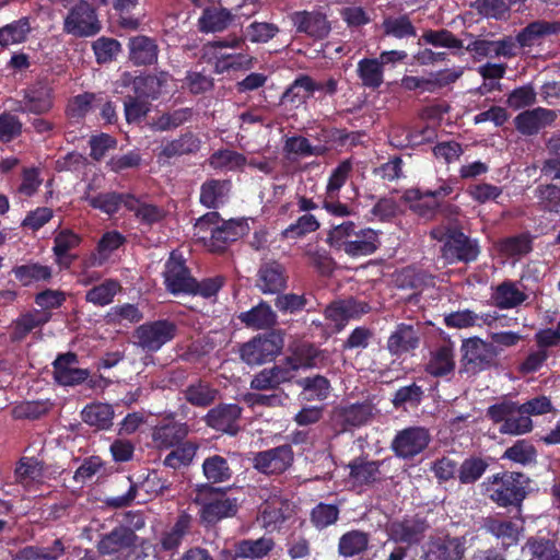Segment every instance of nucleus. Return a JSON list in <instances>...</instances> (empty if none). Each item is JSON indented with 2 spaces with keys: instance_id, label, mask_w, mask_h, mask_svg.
I'll return each mask as SVG.
<instances>
[{
  "instance_id": "54",
  "label": "nucleus",
  "mask_w": 560,
  "mask_h": 560,
  "mask_svg": "<svg viewBox=\"0 0 560 560\" xmlns=\"http://www.w3.org/2000/svg\"><path fill=\"white\" fill-rule=\"evenodd\" d=\"M358 75L369 89H378L384 82L383 65L376 58H363L358 62Z\"/></svg>"
},
{
  "instance_id": "18",
  "label": "nucleus",
  "mask_w": 560,
  "mask_h": 560,
  "mask_svg": "<svg viewBox=\"0 0 560 560\" xmlns=\"http://www.w3.org/2000/svg\"><path fill=\"white\" fill-rule=\"evenodd\" d=\"M138 540L139 536L131 527L119 524L100 536L96 549L101 556H113L126 551Z\"/></svg>"
},
{
  "instance_id": "1",
  "label": "nucleus",
  "mask_w": 560,
  "mask_h": 560,
  "mask_svg": "<svg viewBox=\"0 0 560 560\" xmlns=\"http://www.w3.org/2000/svg\"><path fill=\"white\" fill-rule=\"evenodd\" d=\"M553 410L552 402L545 395L536 396L523 404L508 398L489 406L486 416L495 424L499 432L509 435H522L533 430L532 416H542Z\"/></svg>"
},
{
  "instance_id": "23",
  "label": "nucleus",
  "mask_w": 560,
  "mask_h": 560,
  "mask_svg": "<svg viewBox=\"0 0 560 560\" xmlns=\"http://www.w3.org/2000/svg\"><path fill=\"white\" fill-rule=\"evenodd\" d=\"M293 378L288 365L282 361L257 372L250 380L249 387L257 392H278L282 384L290 383Z\"/></svg>"
},
{
  "instance_id": "55",
  "label": "nucleus",
  "mask_w": 560,
  "mask_h": 560,
  "mask_svg": "<svg viewBox=\"0 0 560 560\" xmlns=\"http://www.w3.org/2000/svg\"><path fill=\"white\" fill-rule=\"evenodd\" d=\"M92 186H88V190L84 192L82 199L89 203L93 209L100 210L107 215H114L119 211V198L120 192L107 191L100 192L97 195H91L90 190Z\"/></svg>"
},
{
  "instance_id": "7",
  "label": "nucleus",
  "mask_w": 560,
  "mask_h": 560,
  "mask_svg": "<svg viewBox=\"0 0 560 560\" xmlns=\"http://www.w3.org/2000/svg\"><path fill=\"white\" fill-rule=\"evenodd\" d=\"M15 112L23 115L44 116L54 108L55 91L45 81H36L21 91Z\"/></svg>"
},
{
  "instance_id": "14",
  "label": "nucleus",
  "mask_w": 560,
  "mask_h": 560,
  "mask_svg": "<svg viewBox=\"0 0 560 560\" xmlns=\"http://www.w3.org/2000/svg\"><path fill=\"white\" fill-rule=\"evenodd\" d=\"M460 351L462 362L466 369L475 372L489 369L498 354L492 343L479 337L465 339L462 343Z\"/></svg>"
},
{
  "instance_id": "64",
  "label": "nucleus",
  "mask_w": 560,
  "mask_h": 560,
  "mask_svg": "<svg viewBox=\"0 0 560 560\" xmlns=\"http://www.w3.org/2000/svg\"><path fill=\"white\" fill-rule=\"evenodd\" d=\"M540 208L548 212L560 213V187L553 184L539 185L535 190Z\"/></svg>"
},
{
  "instance_id": "19",
  "label": "nucleus",
  "mask_w": 560,
  "mask_h": 560,
  "mask_svg": "<svg viewBox=\"0 0 560 560\" xmlns=\"http://www.w3.org/2000/svg\"><path fill=\"white\" fill-rule=\"evenodd\" d=\"M128 60L135 67L154 66L159 60L160 47L154 37L133 35L127 42Z\"/></svg>"
},
{
  "instance_id": "6",
  "label": "nucleus",
  "mask_w": 560,
  "mask_h": 560,
  "mask_svg": "<svg viewBox=\"0 0 560 560\" xmlns=\"http://www.w3.org/2000/svg\"><path fill=\"white\" fill-rule=\"evenodd\" d=\"M171 78L170 72L164 70L140 74L125 71L117 80V85L130 91L131 95L150 102L156 101L161 96L162 90L167 85Z\"/></svg>"
},
{
  "instance_id": "24",
  "label": "nucleus",
  "mask_w": 560,
  "mask_h": 560,
  "mask_svg": "<svg viewBox=\"0 0 560 560\" xmlns=\"http://www.w3.org/2000/svg\"><path fill=\"white\" fill-rule=\"evenodd\" d=\"M288 276L282 264L276 260L264 262L257 272L256 287L264 294H279L287 288Z\"/></svg>"
},
{
  "instance_id": "9",
  "label": "nucleus",
  "mask_w": 560,
  "mask_h": 560,
  "mask_svg": "<svg viewBox=\"0 0 560 560\" xmlns=\"http://www.w3.org/2000/svg\"><path fill=\"white\" fill-rule=\"evenodd\" d=\"M177 332V326L167 319H158L144 323L135 330L137 345L145 351L156 352L164 345L173 340Z\"/></svg>"
},
{
  "instance_id": "62",
  "label": "nucleus",
  "mask_w": 560,
  "mask_h": 560,
  "mask_svg": "<svg viewBox=\"0 0 560 560\" xmlns=\"http://www.w3.org/2000/svg\"><path fill=\"white\" fill-rule=\"evenodd\" d=\"M420 534V524L418 522H393L388 526V535L395 542H406L411 545L418 541Z\"/></svg>"
},
{
  "instance_id": "60",
  "label": "nucleus",
  "mask_w": 560,
  "mask_h": 560,
  "mask_svg": "<svg viewBox=\"0 0 560 560\" xmlns=\"http://www.w3.org/2000/svg\"><path fill=\"white\" fill-rule=\"evenodd\" d=\"M192 108L182 107L162 114L153 122L152 128L156 131H168L189 121L192 117Z\"/></svg>"
},
{
  "instance_id": "21",
  "label": "nucleus",
  "mask_w": 560,
  "mask_h": 560,
  "mask_svg": "<svg viewBox=\"0 0 560 560\" xmlns=\"http://www.w3.org/2000/svg\"><path fill=\"white\" fill-rule=\"evenodd\" d=\"M558 115L553 109L536 107L520 113L514 118V125L518 132L524 136H535L541 129L551 126Z\"/></svg>"
},
{
  "instance_id": "38",
  "label": "nucleus",
  "mask_w": 560,
  "mask_h": 560,
  "mask_svg": "<svg viewBox=\"0 0 560 560\" xmlns=\"http://www.w3.org/2000/svg\"><path fill=\"white\" fill-rule=\"evenodd\" d=\"M560 33V22L559 21H546V20H537L530 22L527 26H525L517 35L516 42L521 47H532L536 40L548 36L556 35Z\"/></svg>"
},
{
  "instance_id": "33",
  "label": "nucleus",
  "mask_w": 560,
  "mask_h": 560,
  "mask_svg": "<svg viewBox=\"0 0 560 560\" xmlns=\"http://www.w3.org/2000/svg\"><path fill=\"white\" fill-rule=\"evenodd\" d=\"M390 448L399 458H413L420 453V427H409L398 431L390 443Z\"/></svg>"
},
{
  "instance_id": "58",
  "label": "nucleus",
  "mask_w": 560,
  "mask_h": 560,
  "mask_svg": "<svg viewBox=\"0 0 560 560\" xmlns=\"http://www.w3.org/2000/svg\"><path fill=\"white\" fill-rule=\"evenodd\" d=\"M121 49L120 42L113 37L101 36L92 43V50L98 65L113 62Z\"/></svg>"
},
{
  "instance_id": "2",
  "label": "nucleus",
  "mask_w": 560,
  "mask_h": 560,
  "mask_svg": "<svg viewBox=\"0 0 560 560\" xmlns=\"http://www.w3.org/2000/svg\"><path fill=\"white\" fill-rule=\"evenodd\" d=\"M530 478L521 471H501L489 476L482 488L497 506L522 512L523 503L530 493Z\"/></svg>"
},
{
  "instance_id": "3",
  "label": "nucleus",
  "mask_w": 560,
  "mask_h": 560,
  "mask_svg": "<svg viewBox=\"0 0 560 560\" xmlns=\"http://www.w3.org/2000/svg\"><path fill=\"white\" fill-rule=\"evenodd\" d=\"M196 504L200 505V522L214 526L223 518L233 517L238 511L237 500L226 495L223 488L211 485H199L196 489Z\"/></svg>"
},
{
  "instance_id": "35",
  "label": "nucleus",
  "mask_w": 560,
  "mask_h": 560,
  "mask_svg": "<svg viewBox=\"0 0 560 560\" xmlns=\"http://www.w3.org/2000/svg\"><path fill=\"white\" fill-rule=\"evenodd\" d=\"M482 527L488 534L501 540L505 548L515 546L518 542L520 527L511 520L488 516L483 520Z\"/></svg>"
},
{
  "instance_id": "32",
  "label": "nucleus",
  "mask_w": 560,
  "mask_h": 560,
  "mask_svg": "<svg viewBox=\"0 0 560 560\" xmlns=\"http://www.w3.org/2000/svg\"><path fill=\"white\" fill-rule=\"evenodd\" d=\"M115 411L112 405L101 401L88 404L81 411L82 421L97 431H107L113 427Z\"/></svg>"
},
{
  "instance_id": "25",
  "label": "nucleus",
  "mask_w": 560,
  "mask_h": 560,
  "mask_svg": "<svg viewBox=\"0 0 560 560\" xmlns=\"http://www.w3.org/2000/svg\"><path fill=\"white\" fill-rule=\"evenodd\" d=\"M194 517L186 511H180L174 524L161 533L159 546L162 551L174 552L182 546L186 536L191 534Z\"/></svg>"
},
{
  "instance_id": "20",
  "label": "nucleus",
  "mask_w": 560,
  "mask_h": 560,
  "mask_svg": "<svg viewBox=\"0 0 560 560\" xmlns=\"http://www.w3.org/2000/svg\"><path fill=\"white\" fill-rule=\"evenodd\" d=\"M291 21L296 33L306 34L315 40L326 38L331 31L327 15L320 11H296L291 15Z\"/></svg>"
},
{
  "instance_id": "43",
  "label": "nucleus",
  "mask_w": 560,
  "mask_h": 560,
  "mask_svg": "<svg viewBox=\"0 0 560 560\" xmlns=\"http://www.w3.org/2000/svg\"><path fill=\"white\" fill-rule=\"evenodd\" d=\"M370 544V535L360 529H351L342 534L338 540V553L343 558H352L364 553Z\"/></svg>"
},
{
  "instance_id": "12",
  "label": "nucleus",
  "mask_w": 560,
  "mask_h": 560,
  "mask_svg": "<svg viewBox=\"0 0 560 560\" xmlns=\"http://www.w3.org/2000/svg\"><path fill=\"white\" fill-rule=\"evenodd\" d=\"M163 278L166 290L173 295H190L196 279L191 276L185 259L175 253L171 254L164 265Z\"/></svg>"
},
{
  "instance_id": "26",
  "label": "nucleus",
  "mask_w": 560,
  "mask_h": 560,
  "mask_svg": "<svg viewBox=\"0 0 560 560\" xmlns=\"http://www.w3.org/2000/svg\"><path fill=\"white\" fill-rule=\"evenodd\" d=\"M382 462L366 460L363 457L353 458L348 467L350 469L349 479L354 487H372L383 481L381 472Z\"/></svg>"
},
{
  "instance_id": "27",
  "label": "nucleus",
  "mask_w": 560,
  "mask_h": 560,
  "mask_svg": "<svg viewBox=\"0 0 560 560\" xmlns=\"http://www.w3.org/2000/svg\"><path fill=\"white\" fill-rule=\"evenodd\" d=\"M465 546L460 538L448 535L439 536L430 540L424 553L425 560H462Z\"/></svg>"
},
{
  "instance_id": "37",
  "label": "nucleus",
  "mask_w": 560,
  "mask_h": 560,
  "mask_svg": "<svg viewBox=\"0 0 560 560\" xmlns=\"http://www.w3.org/2000/svg\"><path fill=\"white\" fill-rule=\"evenodd\" d=\"M49 319V314L37 310L20 315L12 323L10 340L12 342H20L24 340L31 331H33L35 328L44 326Z\"/></svg>"
},
{
  "instance_id": "16",
  "label": "nucleus",
  "mask_w": 560,
  "mask_h": 560,
  "mask_svg": "<svg viewBox=\"0 0 560 560\" xmlns=\"http://www.w3.org/2000/svg\"><path fill=\"white\" fill-rule=\"evenodd\" d=\"M247 228V223L242 220H224L220 226L212 229L210 237L202 236L201 240L211 253L221 254L231 243L241 238Z\"/></svg>"
},
{
  "instance_id": "36",
  "label": "nucleus",
  "mask_w": 560,
  "mask_h": 560,
  "mask_svg": "<svg viewBox=\"0 0 560 560\" xmlns=\"http://www.w3.org/2000/svg\"><path fill=\"white\" fill-rule=\"evenodd\" d=\"M342 245L343 247L340 250L351 257L368 256L380 246L378 233L372 229H362Z\"/></svg>"
},
{
  "instance_id": "8",
  "label": "nucleus",
  "mask_w": 560,
  "mask_h": 560,
  "mask_svg": "<svg viewBox=\"0 0 560 560\" xmlns=\"http://www.w3.org/2000/svg\"><path fill=\"white\" fill-rule=\"evenodd\" d=\"M102 23L96 10L85 0H79L63 21V32L74 37H91L98 34Z\"/></svg>"
},
{
  "instance_id": "49",
  "label": "nucleus",
  "mask_w": 560,
  "mask_h": 560,
  "mask_svg": "<svg viewBox=\"0 0 560 560\" xmlns=\"http://www.w3.org/2000/svg\"><path fill=\"white\" fill-rule=\"evenodd\" d=\"M330 150L325 144L313 145L310 140L303 136L288 137L283 143V152L289 156L291 154L306 156H324Z\"/></svg>"
},
{
  "instance_id": "46",
  "label": "nucleus",
  "mask_w": 560,
  "mask_h": 560,
  "mask_svg": "<svg viewBox=\"0 0 560 560\" xmlns=\"http://www.w3.org/2000/svg\"><path fill=\"white\" fill-rule=\"evenodd\" d=\"M312 77L300 74L282 93L281 104L290 103L299 106L304 104L314 93Z\"/></svg>"
},
{
  "instance_id": "4",
  "label": "nucleus",
  "mask_w": 560,
  "mask_h": 560,
  "mask_svg": "<svg viewBox=\"0 0 560 560\" xmlns=\"http://www.w3.org/2000/svg\"><path fill=\"white\" fill-rule=\"evenodd\" d=\"M242 45H244V38L236 35L212 40L203 45V57L208 59V62H213L214 72L218 74L247 70L253 63V58L249 55L243 52L223 55V49L237 48Z\"/></svg>"
},
{
  "instance_id": "30",
  "label": "nucleus",
  "mask_w": 560,
  "mask_h": 560,
  "mask_svg": "<svg viewBox=\"0 0 560 560\" xmlns=\"http://www.w3.org/2000/svg\"><path fill=\"white\" fill-rule=\"evenodd\" d=\"M183 395L189 405L197 408H208L217 401L220 390L210 382L197 378L186 386Z\"/></svg>"
},
{
  "instance_id": "15",
  "label": "nucleus",
  "mask_w": 560,
  "mask_h": 560,
  "mask_svg": "<svg viewBox=\"0 0 560 560\" xmlns=\"http://www.w3.org/2000/svg\"><path fill=\"white\" fill-rule=\"evenodd\" d=\"M130 486L126 493L121 495L109 497L105 500L107 506L113 509H122L130 506L137 498L138 489L144 490L148 494H163L166 492L171 483L167 479L161 478L158 472H151L139 486L133 483L130 478Z\"/></svg>"
},
{
  "instance_id": "53",
  "label": "nucleus",
  "mask_w": 560,
  "mask_h": 560,
  "mask_svg": "<svg viewBox=\"0 0 560 560\" xmlns=\"http://www.w3.org/2000/svg\"><path fill=\"white\" fill-rule=\"evenodd\" d=\"M234 16L224 8H206L199 18V28L201 32H222L230 26Z\"/></svg>"
},
{
  "instance_id": "28",
  "label": "nucleus",
  "mask_w": 560,
  "mask_h": 560,
  "mask_svg": "<svg viewBox=\"0 0 560 560\" xmlns=\"http://www.w3.org/2000/svg\"><path fill=\"white\" fill-rule=\"evenodd\" d=\"M200 147V138L192 131H186L161 147V151L158 153V161L166 162L176 156L194 154L199 151Z\"/></svg>"
},
{
  "instance_id": "48",
  "label": "nucleus",
  "mask_w": 560,
  "mask_h": 560,
  "mask_svg": "<svg viewBox=\"0 0 560 560\" xmlns=\"http://www.w3.org/2000/svg\"><path fill=\"white\" fill-rule=\"evenodd\" d=\"M198 448L199 445L196 442L186 440L172 448L165 456L163 465L174 470L188 467L191 465Z\"/></svg>"
},
{
  "instance_id": "50",
  "label": "nucleus",
  "mask_w": 560,
  "mask_h": 560,
  "mask_svg": "<svg viewBox=\"0 0 560 560\" xmlns=\"http://www.w3.org/2000/svg\"><path fill=\"white\" fill-rule=\"evenodd\" d=\"M12 272L22 285L28 287L35 282H46L52 277V270L49 266L39 262H27L13 267Z\"/></svg>"
},
{
  "instance_id": "10",
  "label": "nucleus",
  "mask_w": 560,
  "mask_h": 560,
  "mask_svg": "<svg viewBox=\"0 0 560 560\" xmlns=\"http://www.w3.org/2000/svg\"><path fill=\"white\" fill-rule=\"evenodd\" d=\"M294 462V452L290 444H282L258 452L253 457V467L265 475H281Z\"/></svg>"
},
{
  "instance_id": "61",
  "label": "nucleus",
  "mask_w": 560,
  "mask_h": 560,
  "mask_svg": "<svg viewBox=\"0 0 560 560\" xmlns=\"http://www.w3.org/2000/svg\"><path fill=\"white\" fill-rule=\"evenodd\" d=\"M151 110V103L130 93L124 97V114L128 124L139 125Z\"/></svg>"
},
{
  "instance_id": "42",
  "label": "nucleus",
  "mask_w": 560,
  "mask_h": 560,
  "mask_svg": "<svg viewBox=\"0 0 560 560\" xmlns=\"http://www.w3.org/2000/svg\"><path fill=\"white\" fill-rule=\"evenodd\" d=\"M202 474L207 479V485H215L228 482L233 477V469L228 460L222 455L213 454L205 458L202 463Z\"/></svg>"
},
{
  "instance_id": "34",
  "label": "nucleus",
  "mask_w": 560,
  "mask_h": 560,
  "mask_svg": "<svg viewBox=\"0 0 560 560\" xmlns=\"http://www.w3.org/2000/svg\"><path fill=\"white\" fill-rule=\"evenodd\" d=\"M372 406L366 402H357L336 409L335 417L341 430L364 425L372 418Z\"/></svg>"
},
{
  "instance_id": "51",
  "label": "nucleus",
  "mask_w": 560,
  "mask_h": 560,
  "mask_svg": "<svg viewBox=\"0 0 560 560\" xmlns=\"http://www.w3.org/2000/svg\"><path fill=\"white\" fill-rule=\"evenodd\" d=\"M501 459H506L524 467L530 466L537 463V450L529 440H517L504 451Z\"/></svg>"
},
{
  "instance_id": "45",
  "label": "nucleus",
  "mask_w": 560,
  "mask_h": 560,
  "mask_svg": "<svg viewBox=\"0 0 560 560\" xmlns=\"http://www.w3.org/2000/svg\"><path fill=\"white\" fill-rule=\"evenodd\" d=\"M319 355V350L310 342H302L292 351V354L287 357L283 362L288 365V369L295 376V372L300 369L314 368L316 365V359Z\"/></svg>"
},
{
  "instance_id": "13",
  "label": "nucleus",
  "mask_w": 560,
  "mask_h": 560,
  "mask_svg": "<svg viewBox=\"0 0 560 560\" xmlns=\"http://www.w3.org/2000/svg\"><path fill=\"white\" fill-rule=\"evenodd\" d=\"M243 408L238 404L221 402L208 410L203 421L207 427L217 432L235 436L241 430L240 420Z\"/></svg>"
},
{
  "instance_id": "57",
  "label": "nucleus",
  "mask_w": 560,
  "mask_h": 560,
  "mask_svg": "<svg viewBox=\"0 0 560 560\" xmlns=\"http://www.w3.org/2000/svg\"><path fill=\"white\" fill-rule=\"evenodd\" d=\"M121 285L115 279H106L101 284L94 285L85 293V301L95 306L110 304L115 295L120 291Z\"/></svg>"
},
{
  "instance_id": "52",
  "label": "nucleus",
  "mask_w": 560,
  "mask_h": 560,
  "mask_svg": "<svg viewBox=\"0 0 560 560\" xmlns=\"http://www.w3.org/2000/svg\"><path fill=\"white\" fill-rule=\"evenodd\" d=\"M30 18L23 16L0 27V46L7 48L10 45L22 44L31 33Z\"/></svg>"
},
{
  "instance_id": "56",
  "label": "nucleus",
  "mask_w": 560,
  "mask_h": 560,
  "mask_svg": "<svg viewBox=\"0 0 560 560\" xmlns=\"http://www.w3.org/2000/svg\"><path fill=\"white\" fill-rule=\"evenodd\" d=\"M489 463L479 456H470L463 460L457 469V478L462 485H472L477 482L487 471Z\"/></svg>"
},
{
  "instance_id": "40",
  "label": "nucleus",
  "mask_w": 560,
  "mask_h": 560,
  "mask_svg": "<svg viewBox=\"0 0 560 560\" xmlns=\"http://www.w3.org/2000/svg\"><path fill=\"white\" fill-rule=\"evenodd\" d=\"M276 541L271 536L244 538L237 540V555L241 559L260 560L268 557L275 549Z\"/></svg>"
},
{
  "instance_id": "63",
  "label": "nucleus",
  "mask_w": 560,
  "mask_h": 560,
  "mask_svg": "<svg viewBox=\"0 0 560 560\" xmlns=\"http://www.w3.org/2000/svg\"><path fill=\"white\" fill-rule=\"evenodd\" d=\"M296 384L307 394V399L324 400L329 395L330 382L323 375L300 378Z\"/></svg>"
},
{
  "instance_id": "11",
  "label": "nucleus",
  "mask_w": 560,
  "mask_h": 560,
  "mask_svg": "<svg viewBox=\"0 0 560 560\" xmlns=\"http://www.w3.org/2000/svg\"><path fill=\"white\" fill-rule=\"evenodd\" d=\"M479 254L478 241L470 238L460 230L451 231L442 247V255L450 262L469 264L477 260Z\"/></svg>"
},
{
  "instance_id": "44",
  "label": "nucleus",
  "mask_w": 560,
  "mask_h": 560,
  "mask_svg": "<svg viewBox=\"0 0 560 560\" xmlns=\"http://www.w3.org/2000/svg\"><path fill=\"white\" fill-rule=\"evenodd\" d=\"M527 299V295L521 291L516 283L505 280L495 287L492 293L494 305L500 310H510L520 306Z\"/></svg>"
},
{
  "instance_id": "41",
  "label": "nucleus",
  "mask_w": 560,
  "mask_h": 560,
  "mask_svg": "<svg viewBox=\"0 0 560 560\" xmlns=\"http://www.w3.org/2000/svg\"><path fill=\"white\" fill-rule=\"evenodd\" d=\"M231 188L229 179H207L200 186L199 202L208 209H218Z\"/></svg>"
},
{
  "instance_id": "5",
  "label": "nucleus",
  "mask_w": 560,
  "mask_h": 560,
  "mask_svg": "<svg viewBox=\"0 0 560 560\" xmlns=\"http://www.w3.org/2000/svg\"><path fill=\"white\" fill-rule=\"evenodd\" d=\"M284 347L282 330H270L257 334L241 345V360L249 366L262 365L276 360Z\"/></svg>"
},
{
  "instance_id": "47",
  "label": "nucleus",
  "mask_w": 560,
  "mask_h": 560,
  "mask_svg": "<svg viewBox=\"0 0 560 560\" xmlns=\"http://www.w3.org/2000/svg\"><path fill=\"white\" fill-rule=\"evenodd\" d=\"M535 560H560L557 542L545 536H530L523 548Z\"/></svg>"
},
{
  "instance_id": "31",
  "label": "nucleus",
  "mask_w": 560,
  "mask_h": 560,
  "mask_svg": "<svg viewBox=\"0 0 560 560\" xmlns=\"http://www.w3.org/2000/svg\"><path fill=\"white\" fill-rule=\"evenodd\" d=\"M419 345V329L412 325L401 323L388 337L387 350L393 355H401L417 349Z\"/></svg>"
},
{
  "instance_id": "39",
  "label": "nucleus",
  "mask_w": 560,
  "mask_h": 560,
  "mask_svg": "<svg viewBox=\"0 0 560 560\" xmlns=\"http://www.w3.org/2000/svg\"><path fill=\"white\" fill-rule=\"evenodd\" d=\"M140 0H113L112 8L118 27L125 31H137L142 16L136 13Z\"/></svg>"
},
{
  "instance_id": "29",
  "label": "nucleus",
  "mask_w": 560,
  "mask_h": 560,
  "mask_svg": "<svg viewBox=\"0 0 560 560\" xmlns=\"http://www.w3.org/2000/svg\"><path fill=\"white\" fill-rule=\"evenodd\" d=\"M237 318L245 327L255 330H273L278 323V316L272 307L265 301H260L246 312H242Z\"/></svg>"
},
{
  "instance_id": "17",
  "label": "nucleus",
  "mask_w": 560,
  "mask_h": 560,
  "mask_svg": "<svg viewBox=\"0 0 560 560\" xmlns=\"http://www.w3.org/2000/svg\"><path fill=\"white\" fill-rule=\"evenodd\" d=\"M78 363L79 358L74 352L58 354L52 362L54 380L62 386H75L84 383L90 376V371L75 368L74 365Z\"/></svg>"
},
{
  "instance_id": "22",
  "label": "nucleus",
  "mask_w": 560,
  "mask_h": 560,
  "mask_svg": "<svg viewBox=\"0 0 560 560\" xmlns=\"http://www.w3.org/2000/svg\"><path fill=\"white\" fill-rule=\"evenodd\" d=\"M190 427L186 422L170 420L160 422L152 430V441L158 450H171L186 441Z\"/></svg>"
},
{
  "instance_id": "59",
  "label": "nucleus",
  "mask_w": 560,
  "mask_h": 560,
  "mask_svg": "<svg viewBox=\"0 0 560 560\" xmlns=\"http://www.w3.org/2000/svg\"><path fill=\"white\" fill-rule=\"evenodd\" d=\"M210 165L219 170H240L247 163V158L230 149H221L213 152L209 159Z\"/></svg>"
}]
</instances>
